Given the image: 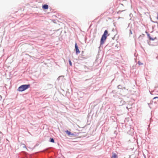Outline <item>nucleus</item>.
Returning a JSON list of instances; mask_svg holds the SVG:
<instances>
[{"label":"nucleus","instance_id":"a211bd4d","mask_svg":"<svg viewBox=\"0 0 158 158\" xmlns=\"http://www.w3.org/2000/svg\"><path fill=\"white\" fill-rule=\"evenodd\" d=\"M147 36H148V38L149 39V37H151V36H150V34H149V33H148V34H147Z\"/></svg>","mask_w":158,"mask_h":158},{"label":"nucleus","instance_id":"dca6fc26","mask_svg":"<svg viewBox=\"0 0 158 158\" xmlns=\"http://www.w3.org/2000/svg\"><path fill=\"white\" fill-rule=\"evenodd\" d=\"M23 148H25L27 149L26 146L24 144H23Z\"/></svg>","mask_w":158,"mask_h":158},{"label":"nucleus","instance_id":"5701e85b","mask_svg":"<svg viewBox=\"0 0 158 158\" xmlns=\"http://www.w3.org/2000/svg\"><path fill=\"white\" fill-rule=\"evenodd\" d=\"M126 108H127V109L128 110V107H127H127H126Z\"/></svg>","mask_w":158,"mask_h":158},{"label":"nucleus","instance_id":"39448f33","mask_svg":"<svg viewBox=\"0 0 158 158\" xmlns=\"http://www.w3.org/2000/svg\"><path fill=\"white\" fill-rule=\"evenodd\" d=\"M112 156L111 157V158H118V156L116 153H112Z\"/></svg>","mask_w":158,"mask_h":158},{"label":"nucleus","instance_id":"f8f14e48","mask_svg":"<svg viewBox=\"0 0 158 158\" xmlns=\"http://www.w3.org/2000/svg\"><path fill=\"white\" fill-rule=\"evenodd\" d=\"M156 99H158V97H154L153 98V100H156Z\"/></svg>","mask_w":158,"mask_h":158},{"label":"nucleus","instance_id":"bb28decb","mask_svg":"<svg viewBox=\"0 0 158 158\" xmlns=\"http://www.w3.org/2000/svg\"><path fill=\"white\" fill-rule=\"evenodd\" d=\"M123 88H124V89H125V87H124Z\"/></svg>","mask_w":158,"mask_h":158},{"label":"nucleus","instance_id":"a878e982","mask_svg":"<svg viewBox=\"0 0 158 158\" xmlns=\"http://www.w3.org/2000/svg\"><path fill=\"white\" fill-rule=\"evenodd\" d=\"M88 80V79H86V80H85V81H87Z\"/></svg>","mask_w":158,"mask_h":158},{"label":"nucleus","instance_id":"f03ea898","mask_svg":"<svg viewBox=\"0 0 158 158\" xmlns=\"http://www.w3.org/2000/svg\"><path fill=\"white\" fill-rule=\"evenodd\" d=\"M30 86V84L23 85L19 86L17 90L19 92H23L29 88Z\"/></svg>","mask_w":158,"mask_h":158},{"label":"nucleus","instance_id":"2eb2a0df","mask_svg":"<svg viewBox=\"0 0 158 158\" xmlns=\"http://www.w3.org/2000/svg\"><path fill=\"white\" fill-rule=\"evenodd\" d=\"M151 21L153 23H157V24H158V23L157 22V21H152V20H151Z\"/></svg>","mask_w":158,"mask_h":158},{"label":"nucleus","instance_id":"c85d7f7f","mask_svg":"<svg viewBox=\"0 0 158 158\" xmlns=\"http://www.w3.org/2000/svg\"><path fill=\"white\" fill-rule=\"evenodd\" d=\"M0 133H1V132H0Z\"/></svg>","mask_w":158,"mask_h":158},{"label":"nucleus","instance_id":"6ab92c4d","mask_svg":"<svg viewBox=\"0 0 158 158\" xmlns=\"http://www.w3.org/2000/svg\"><path fill=\"white\" fill-rule=\"evenodd\" d=\"M129 16H130V17H131V16H132V14H131H131H130Z\"/></svg>","mask_w":158,"mask_h":158},{"label":"nucleus","instance_id":"1a4fd4ad","mask_svg":"<svg viewBox=\"0 0 158 158\" xmlns=\"http://www.w3.org/2000/svg\"><path fill=\"white\" fill-rule=\"evenodd\" d=\"M156 39V37H155V38H153L152 37H150L149 39H150V40H155V39Z\"/></svg>","mask_w":158,"mask_h":158},{"label":"nucleus","instance_id":"f3484780","mask_svg":"<svg viewBox=\"0 0 158 158\" xmlns=\"http://www.w3.org/2000/svg\"><path fill=\"white\" fill-rule=\"evenodd\" d=\"M130 34H132V31H131V29L130 30Z\"/></svg>","mask_w":158,"mask_h":158},{"label":"nucleus","instance_id":"4be33fe9","mask_svg":"<svg viewBox=\"0 0 158 158\" xmlns=\"http://www.w3.org/2000/svg\"><path fill=\"white\" fill-rule=\"evenodd\" d=\"M143 156H144V158H146V156L144 154H143Z\"/></svg>","mask_w":158,"mask_h":158},{"label":"nucleus","instance_id":"4468645a","mask_svg":"<svg viewBox=\"0 0 158 158\" xmlns=\"http://www.w3.org/2000/svg\"><path fill=\"white\" fill-rule=\"evenodd\" d=\"M84 68H85V69H89L88 68V67L87 66H84Z\"/></svg>","mask_w":158,"mask_h":158},{"label":"nucleus","instance_id":"7ed1b4c3","mask_svg":"<svg viewBox=\"0 0 158 158\" xmlns=\"http://www.w3.org/2000/svg\"><path fill=\"white\" fill-rule=\"evenodd\" d=\"M75 49L76 50V54L78 55L80 53V51L78 48V47L77 44L76 43L75 45Z\"/></svg>","mask_w":158,"mask_h":158},{"label":"nucleus","instance_id":"6e6552de","mask_svg":"<svg viewBox=\"0 0 158 158\" xmlns=\"http://www.w3.org/2000/svg\"><path fill=\"white\" fill-rule=\"evenodd\" d=\"M117 88L118 89H122V86L121 85H119L117 86Z\"/></svg>","mask_w":158,"mask_h":158},{"label":"nucleus","instance_id":"9b49d317","mask_svg":"<svg viewBox=\"0 0 158 158\" xmlns=\"http://www.w3.org/2000/svg\"><path fill=\"white\" fill-rule=\"evenodd\" d=\"M138 63L139 65H142L143 64L140 61H139L138 62Z\"/></svg>","mask_w":158,"mask_h":158},{"label":"nucleus","instance_id":"423d86ee","mask_svg":"<svg viewBox=\"0 0 158 158\" xmlns=\"http://www.w3.org/2000/svg\"><path fill=\"white\" fill-rule=\"evenodd\" d=\"M49 141L53 143H55L54 140V139L52 138H50V139L49 140Z\"/></svg>","mask_w":158,"mask_h":158},{"label":"nucleus","instance_id":"b1692460","mask_svg":"<svg viewBox=\"0 0 158 158\" xmlns=\"http://www.w3.org/2000/svg\"><path fill=\"white\" fill-rule=\"evenodd\" d=\"M157 19H158V15H157Z\"/></svg>","mask_w":158,"mask_h":158},{"label":"nucleus","instance_id":"0eeeda50","mask_svg":"<svg viewBox=\"0 0 158 158\" xmlns=\"http://www.w3.org/2000/svg\"><path fill=\"white\" fill-rule=\"evenodd\" d=\"M65 132L69 136H70V135L71 134V132L68 130H66Z\"/></svg>","mask_w":158,"mask_h":158},{"label":"nucleus","instance_id":"aec40b11","mask_svg":"<svg viewBox=\"0 0 158 158\" xmlns=\"http://www.w3.org/2000/svg\"><path fill=\"white\" fill-rule=\"evenodd\" d=\"M2 98V96L1 95H0V101L1 100Z\"/></svg>","mask_w":158,"mask_h":158},{"label":"nucleus","instance_id":"ddd939ff","mask_svg":"<svg viewBox=\"0 0 158 158\" xmlns=\"http://www.w3.org/2000/svg\"><path fill=\"white\" fill-rule=\"evenodd\" d=\"M75 135L73 133L71 132V134L70 135V136H75Z\"/></svg>","mask_w":158,"mask_h":158},{"label":"nucleus","instance_id":"412c9836","mask_svg":"<svg viewBox=\"0 0 158 158\" xmlns=\"http://www.w3.org/2000/svg\"><path fill=\"white\" fill-rule=\"evenodd\" d=\"M123 104H125V103H126V102L124 101H123Z\"/></svg>","mask_w":158,"mask_h":158},{"label":"nucleus","instance_id":"9d476101","mask_svg":"<svg viewBox=\"0 0 158 158\" xmlns=\"http://www.w3.org/2000/svg\"><path fill=\"white\" fill-rule=\"evenodd\" d=\"M69 64L70 65V66H72V63L71 60L70 59H69Z\"/></svg>","mask_w":158,"mask_h":158},{"label":"nucleus","instance_id":"cd10ccee","mask_svg":"<svg viewBox=\"0 0 158 158\" xmlns=\"http://www.w3.org/2000/svg\"><path fill=\"white\" fill-rule=\"evenodd\" d=\"M120 12H122V11H119V12H120Z\"/></svg>","mask_w":158,"mask_h":158},{"label":"nucleus","instance_id":"393cba45","mask_svg":"<svg viewBox=\"0 0 158 158\" xmlns=\"http://www.w3.org/2000/svg\"><path fill=\"white\" fill-rule=\"evenodd\" d=\"M141 36V35H140L139 36V38H140Z\"/></svg>","mask_w":158,"mask_h":158},{"label":"nucleus","instance_id":"20e7f679","mask_svg":"<svg viewBox=\"0 0 158 158\" xmlns=\"http://www.w3.org/2000/svg\"><path fill=\"white\" fill-rule=\"evenodd\" d=\"M42 8L44 10L48 9V6L47 4H44L43 5Z\"/></svg>","mask_w":158,"mask_h":158},{"label":"nucleus","instance_id":"f257e3e1","mask_svg":"<svg viewBox=\"0 0 158 158\" xmlns=\"http://www.w3.org/2000/svg\"><path fill=\"white\" fill-rule=\"evenodd\" d=\"M108 32L107 30L105 31L103 34L102 35L100 40V46L99 47V48H100L101 45H103L105 41L106 40L107 37V36Z\"/></svg>","mask_w":158,"mask_h":158}]
</instances>
